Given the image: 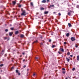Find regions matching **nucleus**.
Segmentation results:
<instances>
[{"instance_id": "nucleus-1", "label": "nucleus", "mask_w": 79, "mask_h": 79, "mask_svg": "<svg viewBox=\"0 0 79 79\" xmlns=\"http://www.w3.org/2000/svg\"><path fill=\"white\" fill-rule=\"evenodd\" d=\"M22 11V13L21 14V15L22 16H25L26 15V10H23V9H21Z\"/></svg>"}, {"instance_id": "nucleus-2", "label": "nucleus", "mask_w": 79, "mask_h": 79, "mask_svg": "<svg viewBox=\"0 0 79 79\" xmlns=\"http://www.w3.org/2000/svg\"><path fill=\"white\" fill-rule=\"evenodd\" d=\"M71 40L72 41V42H74L75 41V37H72L71 38Z\"/></svg>"}, {"instance_id": "nucleus-3", "label": "nucleus", "mask_w": 79, "mask_h": 79, "mask_svg": "<svg viewBox=\"0 0 79 79\" xmlns=\"http://www.w3.org/2000/svg\"><path fill=\"white\" fill-rule=\"evenodd\" d=\"M19 34V31H17L15 32V35H17V34Z\"/></svg>"}, {"instance_id": "nucleus-4", "label": "nucleus", "mask_w": 79, "mask_h": 79, "mask_svg": "<svg viewBox=\"0 0 79 79\" xmlns=\"http://www.w3.org/2000/svg\"><path fill=\"white\" fill-rule=\"evenodd\" d=\"M60 50L62 52H64V49L63 48H61L60 49Z\"/></svg>"}, {"instance_id": "nucleus-5", "label": "nucleus", "mask_w": 79, "mask_h": 79, "mask_svg": "<svg viewBox=\"0 0 79 79\" xmlns=\"http://www.w3.org/2000/svg\"><path fill=\"white\" fill-rule=\"evenodd\" d=\"M13 32H9V35L10 36H12V35L13 34Z\"/></svg>"}, {"instance_id": "nucleus-6", "label": "nucleus", "mask_w": 79, "mask_h": 79, "mask_svg": "<svg viewBox=\"0 0 79 79\" xmlns=\"http://www.w3.org/2000/svg\"><path fill=\"white\" fill-rule=\"evenodd\" d=\"M24 37V35H23V34L21 35H20L21 38H23Z\"/></svg>"}, {"instance_id": "nucleus-7", "label": "nucleus", "mask_w": 79, "mask_h": 79, "mask_svg": "<svg viewBox=\"0 0 79 79\" xmlns=\"http://www.w3.org/2000/svg\"><path fill=\"white\" fill-rule=\"evenodd\" d=\"M48 13H49L48 11H45L44 12V14L45 15H47V14H48Z\"/></svg>"}, {"instance_id": "nucleus-8", "label": "nucleus", "mask_w": 79, "mask_h": 79, "mask_svg": "<svg viewBox=\"0 0 79 79\" xmlns=\"http://www.w3.org/2000/svg\"><path fill=\"white\" fill-rule=\"evenodd\" d=\"M54 5H50V6H49V8H52V7H54Z\"/></svg>"}, {"instance_id": "nucleus-9", "label": "nucleus", "mask_w": 79, "mask_h": 79, "mask_svg": "<svg viewBox=\"0 0 79 79\" xmlns=\"http://www.w3.org/2000/svg\"><path fill=\"white\" fill-rule=\"evenodd\" d=\"M40 45H41V46H40L41 47H43L44 46V44H43V43L42 42H41L40 43Z\"/></svg>"}, {"instance_id": "nucleus-10", "label": "nucleus", "mask_w": 79, "mask_h": 79, "mask_svg": "<svg viewBox=\"0 0 79 79\" xmlns=\"http://www.w3.org/2000/svg\"><path fill=\"white\" fill-rule=\"evenodd\" d=\"M46 0H43L41 1V3H46Z\"/></svg>"}, {"instance_id": "nucleus-11", "label": "nucleus", "mask_w": 79, "mask_h": 79, "mask_svg": "<svg viewBox=\"0 0 79 79\" xmlns=\"http://www.w3.org/2000/svg\"><path fill=\"white\" fill-rule=\"evenodd\" d=\"M12 2L14 5H15V4H16V3L15 1H13Z\"/></svg>"}, {"instance_id": "nucleus-12", "label": "nucleus", "mask_w": 79, "mask_h": 79, "mask_svg": "<svg viewBox=\"0 0 79 79\" xmlns=\"http://www.w3.org/2000/svg\"><path fill=\"white\" fill-rule=\"evenodd\" d=\"M40 10H44V8H43V7H40Z\"/></svg>"}, {"instance_id": "nucleus-13", "label": "nucleus", "mask_w": 79, "mask_h": 79, "mask_svg": "<svg viewBox=\"0 0 79 79\" xmlns=\"http://www.w3.org/2000/svg\"><path fill=\"white\" fill-rule=\"evenodd\" d=\"M77 61H79V56H77Z\"/></svg>"}, {"instance_id": "nucleus-14", "label": "nucleus", "mask_w": 79, "mask_h": 79, "mask_svg": "<svg viewBox=\"0 0 79 79\" xmlns=\"http://www.w3.org/2000/svg\"><path fill=\"white\" fill-rule=\"evenodd\" d=\"M69 35V33H67L66 34V37H68Z\"/></svg>"}, {"instance_id": "nucleus-15", "label": "nucleus", "mask_w": 79, "mask_h": 79, "mask_svg": "<svg viewBox=\"0 0 79 79\" xmlns=\"http://www.w3.org/2000/svg\"><path fill=\"white\" fill-rule=\"evenodd\" d=\"M66 60L68 62H69V61H70V59H69L68 58H66Z\"/></svg>"}, {"instance_id": "nucleus-16", "label": "nucleus", "mask_w": 79, "mask_h": 79, "mask_svg": "<svg viewBox=\"0 0 79 79\" xmlns=\"http://www.w3.org/2000/svg\"><path fill=\"white\" fill-rule=\"evenodd\" d=\"M68 25L69 27H71V25L69 23H68Z\"/></svg>"}, {"instance_id": "nucleus-17", "label": "nucleus", "mask_w": 79, "mask_h": 79, "mask_svg": "<svg viewBox=\"0 0 79 79\" xmlns=\"http://www.w3.org/2000/svg\"><path fill=\"white\" fill-rule=\"evenodd\" d=\"M10 29L12 31H13V30H14V27H11L10 28Z\"/></svg>"}, {"instance_id": "nucleus-18", "label": "nucleus", "mask_w": 79, "mask_h": 79, "mask_svg": "<svg viewBox=\"0 0 79 79\" xmlns=\"http://www.w3.org/2000/svg\"><path fill=\"white\" fill-rule=\"evenodd\" d=\"M18 7H19V8H20V7H21V5L20 4H18Z\"/></svg>"}, {"instance_id": "nucleus-19", "label": "nucleus", "mask_w": 79, "mask_h": 79, "mask_svg": "<svg viewBox=\"0 0 79 79\" xmlns=\"http://www.w3.org/2000/svg\"><path fill=\"white\" fill-rule=\"evenodd\" d=\"M55 47H56V46H55V45H52V48H54Z\"/></svg>"}, {"instance_id": "nucleus-20", "label": "nucleus", "mask_w": 79, "mask_h": 79, "mask_svg": "<svg viewBox=\"0 0 79 79\" xmlns=\"http://www.w3.org/2000/svg\"><path fill=\"white\" fill-rule=\"evenodd\" d=\"M15 71H16V73H19L18 72H19L18 70V69H16V70Z\"/></svg>"}, {"instance_id": "nucleus-21", "label": "nucleus", "mask_w": 79, "mask_h": 79, "mask_svg": "<svg viewBox=\"0 0 79 79\" xmlns=\"http://www.w3.org/2000/svg\"><path fill=\"white\" fill-rule=\"evenodd\" d=\"M38 41L37 40H36L33 43H37L38 42Z\"/></svg>"}, {"instance_id": "nucleus-22", "label": "nucleus", "mask_w": 79, "mask_h": 79, "mask_svg": "<svg viewBox=\"0 0 79 79\" xmlns=\"http://www.w3.org/2000/svg\"><path fill=\"white\" fill-rule=\"evenodd\" d=\"M5 32H8V29H6L5 30Z\"/></svg>"}, {"instance_id": "nucleus-23", "label": "nucleus", "mask_w": 79, "mask_h": 79, "mask_svg": "<svg viewBox=\"0 0 79 79\" xmlns=\"http://www.w3.org/2000/svg\"><path fill=\"white\" fill-rule=\"evenodd\" d=\"M3 66V64H1L0 65V66L1 67H2Z\"/></svg>"}, {"instance_id": "nucleus-24", "label": "nucleus", "mask_w": 79, "mask_h": 79, "mask_svg": "<svg viewBox=\"0 0 79 79\" xmlns=\"http://www.w3.org/2000/svg\"><path fill=\"white\" fill-rule=\"evenodd\" d=\"M31 6H33V3L32 2H31Z\"/></svg>"}, {"instance_id": "nucleus-25", "label": "nucleus", "mask_w": 79, "mask_h": 79, "mask_svg": "<svg viewBox=\"0 0 79 79\" xmlns=\"http://www.w3.org/2000/svg\"><path fill=\"white\" fill-rule=\"evenodd\" d=\"M68 55H70V52H68L67 53Z\"/></svg>"}, {"instance_id": "nucleus-26", "label": "nucleus", "mask_w": 79, "mask_h": 79, "mask_svg": "<svg viewBox=\"0 0 79 79\" xmlns=\"http://www.w3.org/2000/svg\"><path fill=\"white\" fill-rule=\"evenodd\" d=\"M68 15H71V13L69 12H68Z\"/></svg>"}, {"instance_id": "nucleus-27", "label": "nucleus", "mask_w": 79, "mask_h": 79, "mask_svg": "<svg viewBox=\"0 0 79 79\" xmlns=\"http://www.w3.org/2000/svg\"><path fill=\"white\" fill-rule=\"evenodd\" d=\"M75 47H76V48H77V47H78V46L77 45H75Z\"/></svg>"}, {"instance_id": "nucleus-28", "label": "nucleus", "mask_w": 79, "mask_h": 79, "mask_svg": "<svg viewBox=\"0 0 79 79\" xmlns=\"http://www.w3.org/2000/svg\"><path fill=\"white\" fill-rule=\"evenodd\" d=\"M40 38H41V39H42L43 36L42 35L40 36Z\"/></svg>"}, {"instance_id": "nucleus-29", "label": "nucleus", "mask_w": 79, "mask_h": 79, "mask_svg": "<svg viewBox=\"0 0 79 79\" xmlns=\"http://www.w3.org/2000/svg\"><path fill=\"white\" fill-rule=\"evenodd\" d=\"M51 41H52V40H51V39H49V42H51Z\"/></svg>"}, {"instance_id": "nucleus-30", "label": "nucleus", "mask_w": 79, "mask_h": 79, "mask_svg": "<svg viewBox=\"0 0 79 79\" xmlns=\"http://www.w3.org/2000/svg\"><path fill=\"white\" fill-rule=\"evenodd\" d=\"M58 15L59 16H61V13H59Z\"/></svg>"}, {"instance_id": "nucleus-31", "label": "nucleus", "mask_w": 79, "mask_h": 79, "mask_svg": "<svg viewBox=\"0 0 79 79\" xmlns=\"http://www.w3.org/2000/svg\"><path fill=\"white\" fill-rule=\"evenodd\" d=\"M58 53H59L60 55H61V52H60L58 51Z\"/></svg>"}, {"instance_id": "nucleus-32", "label": "nucleus", "mask_w": 79, "mask_h": 79, "mask_svg": "<svg viewBox=\"0 0 79 79\" xmlns=\"http://www.w3.org/2000/svg\"><path fill=\"white\" fill-rule=\"evenodd\" d=\"M18 73V75H19V76L21 74L19 72Z\"/></svg>"}, {"instance_id": "nucleus-33", "label": "nucleus", "mask_w": 79, "mask_h": 79, "mask_svg": "<svg viewBox=\"0 0 79 79\" xmlns=\"http://www.w3.org/2000/svg\"><path fill=\"white\" fill-rule=\"evenodd\" d=\"M73 71H74L75 70V68H74L72 69Z\"/></svg>"}, {"instance_id": "nucleus-34", "label": "nucleus", "mask_w": 79, "mask_h": 79, "mask_svg": "<svg viewBox=\"0 0 79 79\" xmlns=\"http://www.w3.org/2000/svg\"><path fill=\"white\" fill-rule=\"evenodd\" d=\"M62 69L63 71H64V70H65V69L63 68H62Z\"/></svg>"}, {"instance_id": "nucleus-35", "label": "nucleus", "mask_w": 79, "mask_h": 79, "mask_svg": "<svg viewBox=\"0 0 79 79\" xmlns=\"http://www.w3.org/2000/svg\"><path fill=\"white\" fill-rule=\"evenodd\" d=\"M64 45H66V42H64Z\"/></svg>"}, {"instance_id": "nucleus-36", "label": "nucleus", "mask_w": 79, "mask_h": 79, "mask_svg": "<svg viewBox=\"0 0 79 79\" xmlns=\"http://www.w3.org/2000/svg\"><path fill=\"white\" fill-rule=\"evenodd\" d=\"M33 76H35V73L33 74Z\"/></svg>"}, {"instance_id": "nucleus-37", "label": "nucleus", "mask_w": 79, "mask_h": 79, "mask_svg": "<svg viewBox=\"0 0 79 79\" xmlns=\"http://www.w3.org/2000/svg\"><path fill=\"white\" fill-rule=\"evenodd\" d=\"M62 73H63V74H65V72H64V71H63V72H62Z\"/></svg>"}, {"instance_id": "nucleus-38", "label": "nucleus", "mask_w": 79, "mask_h": 79, "mask_svg": "<svg viewBox=\"0 0 79 79\" xmlns=\"http://www.w3.org/2000/svg\"><path fill=\"white\" fill-rule=\"evenodd\" d=\"M14 69V67H13L11 68V69Z\"/></svg>"}, {"instance_id": "nucleus-39", "label": "nucleus", "mask_w": 79, "mask_h": 79, "mask_svg": "<svg viewBox=\"0 0 79 79\" xmlns=\"http://www.w3.org/2000/svg\"><path fill=\"white\" fill-rule=\"evenodd\" d=\"M26 65H24L23 66V68H25V67H26Z\"/></svg>"}, {"instance_id": "nucleus-40", "label": "nucleus", "mask_w": 79, "mask_h": 79, "mask_svg": "<svg viewBox=\"0 0 79 79\" xmlns=\"http://www.w3.org/2000/svg\"><path fill=\"white\" fill-rule=\"evenodd\" d=\"M47 2H50V0H47Z\"/></svg>"}, {"instance_id": "nucleus-41", "label": "nucleus", "mask_w": 79, "mask_h": 79, "mask_svg": "<svg viewBox=\"0 0 79 79\" xmlns=\"http://www.w3.org/2000/svg\"><path fill=\"white\" fill-rule=\"evenodd\" d=\"M4 39H7V37H5L4 38Z\"/></svg>"}, {"instance_id": "nucleus-42", "label": "nucleus", "mask_w": 79, "mask_h": 79, "mask_svg": "<svg viewBox=\"0 0 79 79\" xmlns=\"http://www.w3.org/2000/svg\"><path fill=\"white\" fill-rule=\"evenodd\" d=\"M70 56H71V57H73V55H70Z\"/></svg>"}, {"instance_id": "nucleus-43", "label": "nucleus", "mask_w": 79, "mask_h": 79, "mask_svg": "<svg viewBox=\"0 0 79 79\" xmlns=\"http://www.w3.org/2000/svg\"><path fill=\"white\" fill-rule=\"evenodd\" d=\"M38 14H39V12H37V13H36V15H38Z\"/></svg>"}, {"instance_id": "nucleus-44", "label": "nucleus", "mask_w": 79, "mask_h": 79, "mask_svg": "<svg viewBox=\"0 0 79 79\" xmlns=\"http://www.w3.org/2000/svg\"><path fill=\"white\" fill-rule=\"evenodd\" d=\"M35 58L36 59H39V58L37 57H35Z\"/></svg>"}, {"instance_id": "nucleus-45", "label": "nucleus", "mask_w": 79, "mask_h": 79, "mask_svg": "<svg viewBox=\"0 0 79 79\" xmlns=\"http://www.w3.org/2000/svg\"><path fill=\"white\" fill-rule=\"evenodd\" d=\"M23 62H24V61H25V60L23 59Z\"/></svg>"}, {"instance_id": "nucleus-46", "label": "nucleus", "mask_w": 79, "mask_h": 79, "mask_svg": "<svg viewBox=\"0 0 79 79\" xmlns=\"http://www.w3.org/2000/svg\"><path fill=\"white\" fill-rule=\"evenodd\" d=\"M4 52V50H3L2 51V52Z\"/></svg>"}, {"instance_id": "nucleus-47", "label": "nucleus", "mask_w": 79, "mask_h": 79, "mask_svg": "<svg viewBox=\"0 0 79 79\" xmlns=\"http://www.w3.org/2000/svg\"><path fill=\"white\" fill-rule=\"evenodd\" d=\"M5 26H6V24H5Z\"/></svg>"}, {"instance_id": "nucleus-48", "label": "nucleus", "mask_w": 79, "mask_h": 79, "mask_svg": "<svg viewBox=\"0 0 79 79\" xmlns=\"http://www.w3.org/2000/svg\"><path fill=\"white\" fill-rule=\"evenodd\" d=\"M22 54H23V55H24V52L23 53H22Z\"/></svg>"}, {"instance_id": "nucleus-49", "label": "nucleus", "mask_w": 79, "mask_h": 79, "mask_svg": "<svg viewBox=\"0 0 79 79\" xmlns=\"http://www.w3.org/2000/svg\"><path fill=\"white\" fill-rule=\"evenodd\" d=\"M53 13H56V12H53Z\"/></svg>"}, {"instance_id": "nucleus-50", "label": "nucleus", "mask_w": 79, "mask_h": 79, "mask_svg": "<svg viewBox=\"0 0 79 79\" xmlns=\"http://www.w3.org/2000/svg\"><path fill=\"white\" fill-rule=\"evenodd\" d=\"M65 79H68V77H66Z\"/></svg>"}, {"instance_id": "nucleus-51", "label": "nucleus", "mask_w": 79, "mask_h": 79, "mask_svg": "<svg viewBox=\"0 0 79 79\" xmlns=\"http://www.w3.org/2000/svg\"><path fill=\"white\" fill-rule=\"evenodd\" d=\"M10 26H11V24H10Z\"/></svg>"}, {"instance_id": "nucleus-52", "label": "nucleus", "mask_w": 79, "mask_h": 79, "mask_svg": "<svg viewBox=\"0 0 79 79\" xmlns=\"http://www.w3.org/2000/svg\"><path fill=\"white\" fill-rule=\"evenodd\" d=\"M69 13H72V12L71 11H70Z\"/></svg>"}, {"instance_id": "nucleus-53", "label": "nucleus", "mask_w": 79, "mask_h": 79, "mask_svg": "<svg viewBox=\"0 0 79 79\" xmlns=\"http://www.w3.org/2000/svg\"><path fill=\"white\" fill-rule=\"evenodd\" d=\"M56 22H57V21H58V20H56Z\"/></svg>"}, {"instance_id": "nucleus-54", "label": "nucleus", "mask_w": 79, "mask_h": 79, "mask_svg": "<svg viewBox=\"0 0 79 79\" xmlns=\"http://www.w3.org/2000/svg\"><path fill=\"white\" fill-rule=\"evenodd\" d=\"M27 71H29V69H27Z\"/></svg>"}, {"instance_id": "nucleus-55", "label": "nucleus", "mask_w": 79, "mask_h": 79, "mask_svg": "<svg viewBox=\"0 0 79 79\" xmlns=\"http://www.w3.org/2000/svg\"><path fill=\"white\" fill-rule=\"evenodd\" d=\"M51 35H53V34L52 33Z\"/></svg>"}, {"instance_id": "nucleus-56", "label": "nucleus", "mask_w": 79, "mask_h": 79, "mask_svg": "<svg viewBox=\"0 0 79 79\" xmlns=\"http://www.w3.org/2000/svg\"><path fill=\"white\" fill-rule=\"evenodd\" d=\"M1 72H2V70L1 71Z\"/></svg>"}, {"instance_id": "nucleus-57", "label": "nucleus", "mask_w": 79, "mask_h": 79, "mask_svg": "<svg viewBox=\"0 0 79 79\" xmlns=\"http://www.w3.org/2000/svg\"><path fill=\"white\" fill-rule=\"evenodd\" d=\"M13 13H15V12H13Z\"/></svg>"}, {"instance_id": "nucleus-58", "label": "nucleus", "mask_w": 79, "mask_h": 79, "mask_svg": "<svg viewBox=\"0 0 79 79\" xmlns=\"http://www.w3.org/2000/svg\"><path fill=\"white\" fill-rule=\"evenodd\" d=\"M5 55H6V54H5Z\"/></svg>"}, {"instance_id": "nucleus-59", "label": "nucleus", "mask_w": 79, "mask_h": 79, "mask_svg": "<svg viewBox=\"0 0 79 79\" xmlns=\"http://www.w3.org/2000/svg\"><path fill=\"white\" fill-rule=\"evenodd\" d=\"M21 2H22V0H21Z\"/></svg>"}]
</instances>
